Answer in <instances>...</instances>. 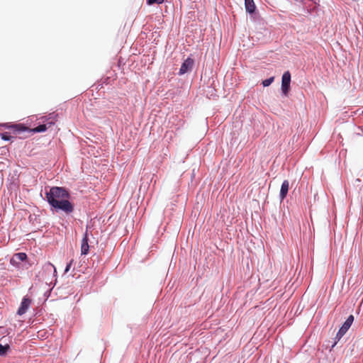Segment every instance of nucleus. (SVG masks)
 <instances>
[{
  "instance_id": "obj_1",
  "label": "nucleus",
  "mask_w": 363,
  "mask_h": 363,
  "mask_svg": "<svg viewBox=\"0 0 363 363\" xmlns=\"http://www.w3.org/2000/svg\"><path fill=\"white\" fill-rule=\"evenodd\" d=\"M69 198L68 191L62 187L53 186L46 193L48 203L55 209L60 210L67 214L74 211V205L68 201Z\"/></svg>"
},
{
  "instance_id": "obj_2",
  "label": "nucleus",
  "mask_w": 363,
  "mask_h": 363,
  "mask_svg": "<svg viewBox=\"0 0 363 363\" xmlns=\"http://www.w3.org/2000/svg\"><path fill=\"white\" fill-rule=\"evenodd\" d=\"M0 125L12 129L13 133H20L26 130H29L31 133H41L45 132L48 128V125L46 124L40 125L33 129H28V128L21 124L9 125L8 123H4L1 124Z\"/></svg>"
},
{
  "instance_id": "obj_3",
  "label": "nucleus",
  "mask_w": 363,
  "mask_h": 363,
  "mask_svg": "<svg viewBox=\"0 0 363 363\" xmlns=\"http://www.w3.org/2000/svg\"><path fill=\"white\" fill-rule=\"evenodd\" d=\"M290 83H291V74L289 71L285 72L281 78V91L282 93L287 96L291 87H290Z\"/></svg>"
},
{
  "instance_id": "obj_4",
  "label": "nucleus",
  "mask_w": 363,
  "mask_h": 363,
  "mask_svg": "<svg viewBox=\"0 0 363 363\" xmlns=\"http://www.w3.org/2000/svg\"><path fill=\"white\" fill-rule=\"evenodd\" d=\"M353 321L354 316L352 315H349V317L347 318V320L345 321V323L337 332L335 339L340 340L342 338V337L347 333L348 329L350 328Z\"/></svg>"
},
{
  "instance_id": "obj_5",
  "label": "nucleus",
  "mask_w": 363,
  "mask_h": 363,
  "mask_svg": "<svg viewBox=\"0 0 363 363\" xmlns=\"http://www.w3.org/2000/svg\"><path fill=\"white\" fill-rule=\"evenodd\" d=\"M194 64V61L192 58L188 57L184 62L182 64V66L179 69V74L182 75L185 73L191 71L193 66Z\"/></svg>"
},
{
  "instance_id": "obj_6",
  "label": "nucleus",
  "mask_w": 363,
  "mask_h": 363,
  "mask_svg": "<svg viewBox=\"0 0 363 363\" xmlns=\"http://www.w3.org/2000/svg\"><path fill=\"white\" fill-rule=\"evenodd\" d=\"M30 303H31V300L26 297H24L22 300V302H21V306L18 310L17 313L20 315L24 314L26 312V311L28 308Z\"/></svg>"
},
{
  "instance_id": "obj_7",
  "label": "nucleus",
  "mask_w": 363,
  "mask_h": 363,
  "mask_svg": "<svg viewBox=\"0 0 363 363\" xmlns=\"http://www.w3.org/2000/svg\"><path fill=\"white\" fill-rule=\"evenodd\" d=\"M88 242H89L88 235H87V232H86L84 235V238H82V244H81V254L82 255H85L89 253V245Z\"/></svg>"
},
{
  "instance_id": "obj_8",
  "label": "nucleus",
  "mask_w": 363,
  "mask_h": 363,
  "mask_svg": "<svg viewBox=\"0 0 363 363\" xmlns=\"http://www.w3.org/2000/svg\"><path fill=\"white\" fill-rule=\"evenodd\" d=\"M289 189V182L288 180H284L281 184L279 197L281 201H283L287 196L288 191Z\"/></svg>"
},
{
  "instance_id": "obj_9",
  "label": "nucleus",
  "mask_w": 363,
  "mask_h": 363,
  "mask_svg": "<svg viewBox=\"0 0 363 363\" xmlns=\"http://www.w3.org/2000/svg\"><path fill=\"white\" fill-rule=\"evenodd\" d=\"M245 6L247 12L250 13L255 12L256 6L253 0H245Z\"/></svg>"
},
{
  "instance_id": "obj_10",
  "label": "nucleus",
  "mask_w": 363,
  "mask_h": 363,
  "mask_svg": "<svg viewBox=\"0 0 363 363\" xmlns=\"http://www.w3.org/2000/svg\"><path fill=\"white\" fill-rule=\"evenodd\" d=\"M27 258V255L23 252H18L14 255L13 258L11 259V262L13 263L15 262H22L26 260Z\"/></svg>"
},
{
  "instance_id": "obj_11",
  "label": "nucleus",
  "mask_w": 363,
  "mask_h": 363,
  "mask_svg": "<svg viewBox=\"0 0 363 363\" xmlns=\"http://www.w3.org/2000/svg\"><path fill=\"white\" fill-rule=\"evenodd\" d=\"M10 347L9 345H0V356H4L9 350Z\"/></svg>"
},
{
  "instance_id": "obj_12",
  "label": "nucleus",
  "mask_w": 363,
  "mask_h": 363,
  "mask_svg": "<svg viewBox=\"0 0 363 363\" xmlns=\"http://www.w3.org/2000/svg\"><path fill=\"white\" fill-rule=\"evenodd\" d=\"M274 80V77H272L269 79H267L262 82V84L264 86H269Z\"/></svg>"
},
{
  "instance_id": "obj_13",
  "label": "nucleus",
  "mask_w": 363,
  "mask_h": 363,
  "mask_svg": "<svg viewBox=\"0 0 363 363\" xmlns=\"http://www.w3.org/2000/svg\"><path fill=\"white\" fill-rule=\"evenodd\" d=\"M164 0H146L147 4L152 5L154 4H161Z\"/></svg>"
},
{
  "instance_id": "obj_14",
  "label": "nucleus",
  "mask_w": 363,
  "mask_h": 363,
  "mask_svg": "<svg viewBox=\"0 0 363 363\" xmlns=\"http://www.w3.org/2000/svg\"><path fill=\"white\" fill-rule=\"evenodd\" d=\"M1 139L4 140H9L11 138V136L8 135V134L6 133H1Z\"/></svg>"
},
{
  "instance_id": "obj_15",
  "label": "nucleus",
  "mask_w": 363,
  "mask_h": 363,
  "mask_svg": "<svg viewBox=\"0 0 363 363\" xmlns=\"http://www.w3.org/2000/svg\"><path fill=\"white\" fill-rule=\"evenodd\" d=\"M73 262L74 260L72 259L70 260V262L67 264L66 268H65V272H68L69 270L70 269V267H72V264H73Z\"/></svg>"
},
{
  "instance_id": "obj_16",
  "label": "nucleus",
  "mask_w": 363,
  "mask_h": 363,
  "mask_svg": "<svg viewBox=\"0 0 363 363\" xmlns=\"http://www.w3.org/2000/svg\"><path fill=\"white\" fill-rule=\"evenodd\" d=\"M48 264H49L50 266L52 267H53V269H54V271H55V272H56V269H55V267H54V265H53V264H52L51 263H48Z\"/></svg>"
},
{
  "instance_id": "obj_17",
  "label": "nucleus",
  "mask_w": 363,
  "mask_h": 363,
  "mask_svg": "<svg viewBox=\"0 0 363 363\" xmlns=\"http://www.w3.org/2000/svg\"><path fill=\"white\" fill-rule=\"evenodd\" d=\"M53 124L54 123L52 122L48 123V127H51Z\"/></svg>"
}]
</instances>
